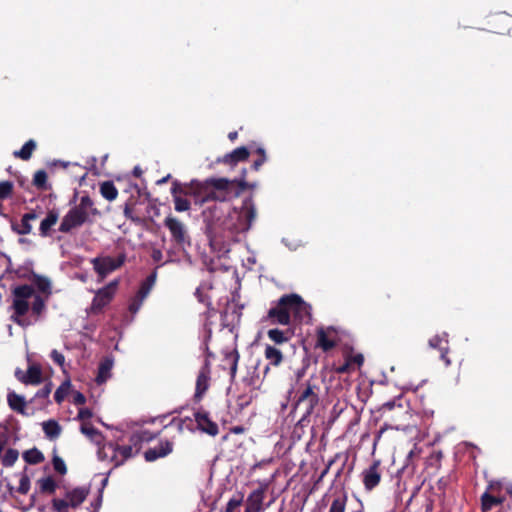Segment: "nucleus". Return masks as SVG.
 I'll use <instances>...</instances> for the list:
<instances>
[{"label": "nucleus", "mask_w": 512, "mask_h": 512, "mask_svg": "<svg viewBox=\"0 0 512 512\" xmlns=\"http://www.w3.org/2000/svg\"><path fill=\"white\" fill-rule=\"evenodd\" d=\"M164 225L169 229L174 241L177 244L183 245L186 243V229L182 222L172 216H168L164 220Z\"/></svg>", "instance_id": "obj_9"}, {"label": "nucleus", "mask_w": 512, "mask_h": 512, "mask_svg": "<svg viewBox=\"0 0 512 512\" xmlns=\"http://www.w3.org/2000/svg\"><path fill=\"white\" fill-rule=\"evenodd\" d=\"M89 487H76L67 491L64 499H54L52 504L57 512H68V508L80 506L89 494Z\"/></svg>", "instance_id": "obj_5"}, {"label": "nucleus", "mask_w": 512, "mask_h": 512, "mask_svg": "<svg viewBox=\"0 0 512 512\" xmlns=\"http://www.w3.org/2000/svg\"><path fill=\"white\" fill-rule=\"evenodd\" d=\"M19 453L15 449H8L2 457V464L11 467L18 459Z\"/></svg>", "instance_id": "obj_40"}, {"label": "nucleus", "mask_w": 512, "mask_h": 512, "mask_svg": "<svg viewBox=\"0 0 512 512\" xmlns=\"http://www.w3.org/2000/svg\"><path fill=\"white\" fill-rule=\"evenodd\" d=\"M318 402V397L313 390V387L307 385L303 391L300 393L298 400L296 402L297 407H301L304 409L305 414L309 415L314 409L315 405Z\"/></svg>", "instance_id": "obj_10"}, {"label": "nucleus", "mask_w": 512, "mask_h": 512, "mask_svg": "<svg viewBox=\"0 0 512 512\" xmlns=\"http://www.w3.org/2000/svg\"><path fill=\"white\" fill-rule=\"evenodd\" d=\"M23 458L29 464H38L44 460L43 454L35 448L26 451Z\"/></svg>", "instance_id": "obj_34"}, {"label": "nucleus", "mask_w": 512, "mask_h": 512, "mask_svg": "<svg viewBox=\"0 0 512 512\" xmlns=\"http://www.w3.org/2000/svg\"><path fill=\"white\" fill-rule=\"evenodd\" d=\"M115 287L116 283H111L110 285L98 290L93 299L91 309L96 312L106 306L114 295Z\"/></svg>", "instance_id": "obj_11"}, {"label": "nucleus", "mask_w": 512, "mask_h": 512, "mask_svg": "<svg viewBox=\"0 0 512 512\" xmlns=\"http://www.w3.org/2000/svg\"><path fill=\"white\" fill-rule=\"evenodd\" d=\"M499 19H500L501 21H509V22H511L510 17H509L508 15H506V14H502V15H500V16H499Z\"/></svg>", "instance_id": "obj_62"}, {"label": "nucleus", "mask_w": 512, "mask_h": 512, "mask_svg": "<svg viewBox=\"0 0 512 512\" xmlns=\"http://www.w3.org/2000/svg\"><path fill=\"white\" fill-rule=\"evenodd\" d=\"M448 335L443 333L441 336L436 335L429 340V346L432 348H437L441 351V358L444 360L446 366L450 365V359L447 357L448 353Z\"/></svg>", "instance_id": "obj_17"}, {"label": "nucleus", "mask_w": 512, "mask_h": 512, "mask_svg": "<svg viewBox=\"0 0 512 512\" xmlns=\"http://www.w3.org/2000/svg\"><path fill=\"white\" fill-rule=\"evenodd\" d=\"M347 507V496L346 495H338L335 497L328 509V512H346Z\"/></svg>", "instance_id": "obj_32"}, {"label": "nucleus", "mask_w": 512, "mask_h": 512, "mask_svg": "<svg viewBox=\"0 0 512 512\" xmlns=\"http://www.w3.org/2000/svg\"><path fill=\"white\" fill-rule=\"evenodd\" d=\"M14 230L16 231V233L20 235H26L32 231V226L31 223H29V221L22 217L21 224L18 227L14 228Z\"/></svg>", "instance_id": "obj_44"}, {"label": "nucleus", "mask_w": 512, "mask_h": 512, "mask_svg": "<svg viewBox=\"0 0 512 512\" xmlns=\"http://www.w3.org/2000/svg\"><path fill=\"white\" fill-rule=\"evenodd\" d=\"M51 393V385H46L36 393V397L47 398Z\"/></svg>", "instance_id": "obj_53"}, {"label": "nucleus", "mask_w": 512, "mask_h": 512, "mask_svg": "<svg viewBox=\"0 0 512 512\" xmlns=\"http://www.w3.org/2000/svg\"><path fill=\"white\" fill-rule=\"evenodd\" d=\"M42 428L46 436L50 439H55L60 435L61 427L60 425L54 421L49 420L42 423Z\"/></svg>", "instance_id": "obj_28"}, {"label": "nucleus", "mask_w": 512, "mask_h": 512, "mask_svg": "<svg viewBox=\"0 0 512 512\" xmlns=\"http://www.w3.org/2000/svg\"><path fill=\"white\" fill-rule=\"evenodd\" d=\"M264 500L263 490L258 489L253 491L247 499L246 512H260Z\"/></svg>", "instance_id": "obj_20"}, {"label": "nucleus", "mask_w": 512, "mask_h": 512, "mask_svg": "<svg viewBox=\"0 0 512 512\" xmlns=\"http://www.w3.org/2000/svg\"><path fill=\"white\" fill-rule=\"evenodd\" d=\"M155 280H156L155 274H151L150 276H148L145 279V281L142 282V284L139 288V291L137 292L136 295H138V297H140L141 299L145 300V298L149 295L152 287L154 286Z\"/></svg>", "instance_id": "obj_30"}, {"label": "nucleus", "mask_w": 512, "mask_h": 512, "mask_svg": "<svg viewBox=\"0 0 512 512\" xmlns=\"http://www.w3.org/2000/svg\"><path fill=\"white\" fill-rule=\"evenodd\" d=\"M268 317L271 319L272 323L281 325H288L290 323L289 312L280 304V300L276 307L269 310Z\"/></svg>", "instance_id": "obj_18"}, {"label": "nucleus", "mask_w": 512, "mask_h": 512, "mask_svg": "<svg viewBox=\"0 0 512 512\" xmlns=\"http://www.w3.org/2000/svg\"><path fill=\"white\" fill-rule=\"evenodd\" d=\"M16 378L25 384H39L42 379V371L38 365H30L26 372L20 369L15 371Z\"/></svg>", "instance_id": "obj_13"}, {"label": "nucleus", "mask_w": 512, "mask_h": 512, "mask_svg": "<svg viewBox=\"0 0 512 512\" xmlns=\"http://www.w3.org/2000/svg\"><path fill=\"white\" fill-rule=\"evenodd\" d=\"M75 208L80 212L85 213L86 217H89L90 211L93 209V202L88 196H83Z\"/></svg>", "instance_id": "obj_39"}, {"label": "nucleus", "mask_w": 512, "mask_h": 512, "mask_svg": "<svg viewBox=\"0 0 512 512\" xmlns=\"http://www.w3.org/2000/svg\"><path fill=\"white\" fill-rule=\"evenodd\" d=\"M80 430L84 435H86L91 441H93L97 445H100V443L103 440L102 434L87 422L82 423Z\"/></svg>", "instance_id": "obj_26"}, {"label": "nucleus", "mask_w": 512, "mask_h": 512, "mask_svg": "<svg viewBox=\"0 0 512 512\" xmlns=\"http://www.w3.org/2000/svg\"><path fill=\"white\" fill-rule=\"evenodd\" d=\"M13 190V183L10 181L0 182V200L8 198Z\"/></svg>", "instance_id": "obj_42"}, {"label": "nucleus", "mask_w": 512, "mask_h": 512, "mask_svg": "<svg viewBox=\"0 0 512 512\" xmlns=\"http://www.w3.org/2000/svg\"><path fill=\"white\" fill-rule=\"evenodd\" d=\"M264 356L269 364L273 366L280 365L283 360L282 352L278 348L268 344L265 346Z\"/></svg>", "instance_id": "obj_25"}, {"label": "nucleus", "mask_w": 512, "mask_h": 512, "mask_svg": "<svg viewBox=\"0 0 512 512\" xmlns=\"http://www.w3.org/2000/svg\"><path fill=\"white\" fill-rule=\"evenodd\" d=\"M91 417H92V412L87 408H81L78 412V418L81 421H83V423L85 422V420H87Z\"/></svg>", "instance_id": "obj_51"}, {"label": "nucleus", "mask_w": 512, "mask_h": 512, "mask_svg": "<svg viewBox=\"0 0 512 512\" xmlns=\"http://www.w3.org/2000/svg\"><path fill=\"white\" fill-rule=\"evenodd\" d=\"M348 359L351 362L353 368L354 367H360L362 365L363 361H364V358H363L362 354L353 355V356L349 357Z\"/></svg>", "instance_id": "obj_50"}, {"label": "nucleus", "mask_w": 512, "mask_h": 512, "mask_svg": "<svg viewBox=\"0 0 512 512\" xmlns=\"http://www.w3.org/2000/svg\"><path fill=\"white\" fill-rule=\"evenodd\" d=\"M191 190L196 196V202L202 204L209 200L224 201L230 186L225 178H212L205 182L192 181Z\"/></svg>", "instance_id": "obj_3"}, {"label": "nucleus", "mask_w": 512, "mask_h": 512, "mask_svg": "<svg viewBox=\"0 0 512 512\" xmlns=\"http://www.w3.org/2000/svg\"><path fill=\"white\" fill-rule=\"evenodd\" d=\"M195 420L198 429L202 432L207 433L210 436H216L218 434V425L210 419L207 412L198 411L195 413Z\"/></svg>", "instance_id": "obj_14"}, {"label": "nucleus", "mask_w": 512, "mask_h": 512, "mask_svg": "<svg viewBox=\"0 0 512 512\" xmlns=\"http://www.w3.org/2000/svg\"><path fill=\"white\" fill-rule=\"evenodd\" d=\"M241 503H242L241 496L231 498L227 503L226 512H233L237 507H239L241 505Z\"/></svg>", "instance_id": "obj_47"}, {"label": "nucleus", "mask_w": 512, "mask_h": 512, "mask_svg": "<svg viewBox=\"0 0 512 512\" xmlns=\"http://www.w3.org/2000/svg\"><path fill=\"white\" fill-rule=\"evenodd\" d=\"M268 338L275 344H283L289 340L286 334L279 329H270L267 332Z\"/></svg>", "instance_id": "obj_37"}, {"label": "nucleus", "mask_w": 512, "mask_h": 512, "mask_svg": "<svg viewBox=\"0 0 512 512\" xmlns=\"http://www.w3.org/2000/svg\"><path fill=\"white\" fill-rule=\"evenodd\" d=\"M209 383H210V367H209V362L206 360L203 367L200 369L197 380H196L195 398L197 400L202 399L205 392L209 388Z\"/></svg>", "instance_id": "obj_12"}, {"label": "nucleus", "mask_w": 512, "mask_h": 512, "mask_svg": "<svg viewBox=\"0 0 512 512\" xmlns=\"http://www.w3.org/2000/svg\"><path fill=\"white\" fill-rule=\"evenodd\" d=\"M59 218V213L55 210H50L47 216L41 221L40 224V234L43 237L49 235L51 228L57 223Z\"/></svg>", "instance_id": "obj_23"}, {"label": "nucleus", "mask_w": 512, "mask_h": 512, "mask_svg": "<svg viewBox=\"0 0 512 512\" xmlns=\"http://www.w3.org/2000/svg\"><path fill=\"white\" fill-rule=\"evenodd\" d=\"M169 178V175L158 181L159 184L165 183Z\"/></svg>", "instance_id": "obj_64"}, {"label": "nucleus", "mask_w": 512, "mask_h": 512, "mask_svg": "<svg viewBox=\"0 0 512 512\" xmlns=\"http://www.w3.org/2000/svg\"><path fill=\"white\" fill-rule=\"evenodd\" d=\"M11 319L22 327L35 323L45 309V300L30 285L17 286L12 291Z\"/></svg>", "instance_id": "obj_1"}, {"label": "nucleus", "mask_w": 512, "mask_h": 512, "mask_svg": "<svg viewBox=\"0 0 512 512\" xmlns=\"http://www.w3.org/2000/svg\"><path fill=\"white\" fill-rule=\"evenodd\" d=\"M114 360L111 357H105L99 364L96 376L97 384L101 385L107 382L112 376Z\"/></svg>", "instance_id": "obj_16"}, {"label": "nucleus", "mask_w": 512, "mask_h": 512, "mask_svg": "<svg viewBox=\"0 0 512 512\" xmlns=\"http://www.w3.org/2000/svg\"><path fill=\"white\" fill-rule=\"evenodd\" d=\"M482 500V509L483 511H489L494 506L499 505L503 502V499L500 497L493 496L488 492L484 493L481 497Z\"/></svg>", "instance_id": "obj_31"}, {"label": "nucleus", "mask_w": 512, "mask_h": 512, "mask_svg": "<svg viewBox=\"0 0 512 512\" xmlns=\"http://www.w3.org/2000/svg\"><path fill=\"white\" fill-rule=\"evenodd\" d=\"M133 447L119 446L109 442L98 449V457L101 460H109L115 466L123 464L127 459L133 456Z\"/></svg>", "instance_id": "obj_4"}, {"label": "nucleus", "mask_w": 512, "mask_h": 512, "mask_svg": "<svg viewBox=\"0 0 512 512\" xmlns=\"http://www.w3.org/2000/svg\"><path fill=\"white\" fill-rule=\"evenodd\" d=\"M23 218L29 221V223L37 218V214L35 212L26 213L23 215Z\"/></svg>", "instance_id": "obj_59"}, {"label": "nucleus", "mask_w": 512, "mask_h": 512, "mask_svg": "<svg viewBox=\"0 0 512 512\" xmlns=\"http://www.w3.org/2000/svg\"><path fill=\"white\" fill-rule=\"evenodd\" d=\"M35 147L36 143L33 140H29L23 145V147L19 151L14 152V155L23 160H28L31 157V154Z\"/></svg>", "instance_id": "obj_33"}, {"label": "nucleus", "mask_w": 512, "mask_h": 512, "mask_svg": "<svg viewBox=\"0 0 512 512\" xmlns=\"http://www.w3.org/2000/svg\"><path fill=\"white\" fill-rule=\"evenodd\" d=\"M295 313L294 317L299 322L309 323L311 320V307L302 300V298H294Z\"/></svg>", "instance_id": "obj_19"}, {"label": "nucleus", "mask_w": 512, "mask_h": 512, "mask_svg": "<svg viewBox=\"0 0 512 512\" xmlns=\"http://www.w3.org/2000/svg\"><path fill=\"white\" fill-rule=\"evenodd\" d=\"M7 400L11 409L23 415H29V413L26 411V401L23 396L18 395L15 392H9L7 395Z\"/></svg>", "instance_id": "obj_22"}, {"label": "nucleus", "mask_w": 512, "mask_h": 512, "mask_svg": "<svg viewBox=\"0 0 512 512\" xmlns=\"http://www.w3.org/2000/svg\"><path fill=\"white\" fill-rule=\"evenodd\" d=\"M144 299L136 295L129 304V311L133 314L137 313L143 304Z\"/></svg>", "instance_id": "obj_46"}, {"label": "nucleus", "mask_w": 512, "mask_h": 512, "mask_svg": "<svg viewBox=\"0 0 512 512\" xmlns=\"http://www.w3.org/2000/svg\"><path fill=\"white\" fill-rule=\"evenodd\" d=\"M85 401H86V398H85V396L82 393H80L78 391H75L73 393V402L75 404L83 405L85 403Z\"/></svg>", "instance_id": "obj_52"}, {"label": "nucleus", "mask_w": 512, "mask_h": 512, "mask_svg": "<svg viewBox=\"0 0 512 512\" xmlns=\"http://www.w3.org/2000/svg\"><path fill=\"white\" fill-rule=\"evenodd\" d=\"M152 258L154 261H160L162 259V252L158 249H154L152 252Z\"/></svg>", "instance_id": "obj_57"}, {"label": "nucleus", "mask_w": 512, "mask_h": 512, "mask_svg": "<svg viewBox=\"0 0 512 512\" xmlns=\"http://www.w3.org/2000/svg\"><path fill=\"white\" fill-rule=\"evenodd\" d=\"M351 368H353L351 362L349 361V359H347L346 363L343 364L342 366H340L337 371L339 373H346L348 372Z\"/></svg>", "instance_id": "obj_55"}, {"label": "nucleus", "mask_w": 512, "mask_h": 512, "mask_svg": "<svg viewBox=\"0 0 512 512\" xmlns=\"http://www.w3.org/2000/svg\"><path fill=\"white\" fill-rule=\"evenodd\" d=\"M230 140H235L237 138V132H230L228 135Z\"/></svg>", "instance_id": "obj_63"}, {"label": "nucleus", "mask_w": 512, "mask_h": 512, "mask_svg": "<svg viewBox=\"0 0 512 512\" xmlns=\"http://www.w3.org/2000/svg\"><path fill=\"white\" fill-rule=\"evenodd\" d=\"M53 467L60 474H65L67 471L65 462L59 456L53 458Z\"/></svg>", "instance_id": "obj_45"}, {"label": "nucleus", "mask_w": 512, "mask_h": 512, "mask_svg": "<svg viewBox=\"0 0 512 512\" xmlns=\"http://www.w3.org/2000/svg\"><path fill=\"white\" fill-rule=\"evenodd\" d=\"M70 388H71V382L69 380H66L65 382H63L61 384L60 387H58V389L56 390L55 395H54V398L57 403H61L65 399V397L67 396V394L70 391Z\"/></svg>", "instance_id": "obj_38"}, {"label": "nucleus", "mask_w": 512, "mask_h": 512, "mask_svg": "<svg viewBox=\"0 0 512 512\" xmlns=\"http://www.w3.org/2000/svg\"><path fill=\"white\" fill-rule=\"evenodd\" d=\"M29 489H30V479L27 474L22 473L20 475L19 487L17 490L21 494H26V493H28Z\"/></svg>", "instance_id": "obj_43"}, {"label": "nucleus", "mask_w": 512, "mask_h": 512, "mask_svg": "<svg viewBox=\"0 0 512 512\" xmlns=\"http://www.w3.org/2000/svg\"><path fill=\"white\" fill-rule=\"evenodd\" d=\"M256 218V208L251 199H245L241 208L229 211L224 228L233 234L247 232Z\"/></svg>", "instance_id": "obj_2"}, {"label": "nucleus", "mask_w": 512, "mask_h": 512, "mask_svg": "<svg viewBox=\"0 0 512 512\" xmlns=\"http://www.w3.org/2000/svg\"><path fill=\"white\" fill-rule=\"evenodd\" d=\"M340 341V336L334 327H321L317 330L316 347L327 352L333 349Z\"/></svg>", "instance_id": "obj_7"}, {"label": "nucleus", "mask_w": 512, "mask_h": 512, "mask_svg": "<svg viewBox=\"0 0 512 512\" xmlns=\"http://www.w3.org/2000/svg\"><path fill=\"white\" fill-rule=\"evenodd\" d=\"M38 485L40 490L45 493H53L57 486L55 480L50 476L39 479Z\"/></svg>", "instance_id": "obj_35"}, {"label": "nucleus", "mask_w": 512, "mask_h": 512, "mask_svg": "<svg viewBox=\"0 0 512 512\" xmlns=\"http://www.w3.org/2000/svg\"><path fill=\"white\" fill-rule=\"evenodd\" d=\"M51 358L59 366H63L65 363L64 355L62 353L58 352L57 350H53L51 352Z\"/></svg>", "instance_id": "obj_49"}, {"label": "nucleus", "mask_w": 512, "mask_h": 512, "mask_svg": "<svg viewBox=\"0 0 512 512\" xmlns=\"http://www.w3.org/2000/svg\"><path fill=\"white\" fill-rule=\"evenodd\" d=\"M173 444L170 441H162L158 446L145 452L146 461H155L158 458L165 457L172 452Z\"/></svg>", "instance_id": "obj_15"}, {"label": "nucleus", "mask_w": 512, "mask_h": 512, "mask_svg": "<svg viewBox=\"0 0 512 512\" xmlns=\"http://www.w3.org/2000/svg\"><path fill=\"white\" fill-rule=\"evenodd\" d=\"M294 298H301L297 294L285 295L280 298V304L289 312V317L294 315L296 306L294 305Z\"/></svg>", "instance_id": "obj_36"}, {"label": "nucleus", "mask_w": 512, "mask_h": 512, "mask_svg": "<svg viewBox=\"0 0 512 512\" xmlns=\"http://www.w3.org/2000/svg\"><path fill=\"white\" fill-rule=\"evenodd\" d=\"M179 190H180L179 185L177 183H174L173 187L171 189V193L173 195V200H174V204H175V210L177 212L188 211L190 209V202L187 199L182 198L178 194Z\"/></svg>", "instance_id": "obj_24"}, {"label": "nucleus", "mask_w": 512, "mask_h": 512, "mask_svg": "<svg viewBox=\"0 0 512 512\" xmlns=\"http://www.w3.org/2000/svg\"><path fill=\"white\" fill-rule=\"evenodd\" d=\"M258 153H260V154L263 156V158H262L261 160L256 161V162L254 163V167H255V169H258V168H259V167L264 163V161H265L264 149L259 148V149H258Z\"/></svg>", "instance_id": "obj_56"}, {"label": "nucleus", "mask_w": 512, "mask_h": 512, "mask_svg": "<svg viewBox=\"0 0 512 512\" xmlns=\"http://www.w3.org/2000/svg\"><path fill=\"white\" fill-rule=\"evenodd\" d=\"M125 254H120L118 257L113 258L111 256L96 257L91 260L94 270L98 273L101 278L106 277L112 273L125 262Z\"/></svg>", "instance_id": "obj_6"}, {"label": "nucleus", "mask_w": 512, "mask_h": 512, "mask_svg": "<svg viewBox=\"0 0 512 512\" xmlns=\"http://www.w3.org/2000/svg\"><path fill=\"white\" fill-rule=\"evenodd\" d=\"M88 217L75 207L72 208L62 219L59 230L63 233L71 231L73 228L81 226Z\"/></svg>", "instance_id": "obj_8"}, {"label": "nucleus", "mask_w": 512, "mask_h": 512, "mask_svg": "<svg viewBox=\"0 0 512 512\" xmlns=\"http://www.w3.org/2000/svg\"><path fill=\"white\" fill-rule=\"evenodd\" d=\"M124 213H125V216L128 217V218H131V219H134L131 215V210L128 206L125 207V210H124Z\"/></svg>", "instance_id": "obj_61"}, {"label": "nucleus", "mask_w": 512, "mask_h": 512, "mask_svg": "<svg viewBox=\"0 0 512 512\" xmlns=\"http://www.w3.org/2000/svg\"><path fill=\"white\" fill-rule=\"evenodd\" d=\"M364 485L367 489L371 490L380 482V474L378 472V465L374 464L363 473Z\"/></svg>", "instance_id": "obj_21"}, {"label": "nucleus", "mask_w": 512, "mask_h": 512, "mask_svg": "<svg viewBox=\"0 0 512 512\" xmlns=\"http://www.w3.org/2000/svg\"><path fill=\"white\" fill-rule=\"evenodd\" d=\"M47 175L44 171H37L34 175V183L37 186H43L46 182Z\"/></svg>", "instance_id": "obj_48"}, {"label": "nucleus", "mask_w": 512, "mask_h": 512, "mask_svg": "<svg viewBox=\"0 0 512 512\" xmlns=\"http://www.w3.org/2000/svg\"><path fill=\"white\" fill-rule=\"evenodd\" d=\"M6 445V436L0 434V453L3 451Z\"/></svg>", "instance_id": "obj_60"}, {"label": "nucleus", "mask_w": 512, "mask_h": 512, "mask_svg": "<svg viewBox=\"0 0 512 512\" xmlns=\"http://www.w3.org/2000/svg\"><path fill=\"white\" fill-rule=\"evenodd\" d=\"M144 440V438L139 434H134L131 437V442L136 446L139 442Z\"/></svg>", "instance_id": "obj_58"}, {"label": "nucleus", "mask_w": 512, "mask_h": 512, "mask_svg": "<svg viewBox=\"0 0 512 512\" xmlns=\"http://www.w3.org/2000/svg\"><path fill=\"white\" fill-rule=\"evenodd\" d=\"M35 284L38 290L47 296L51 293V282L49 279L45 277H37L35 280Z\"/></svg>", "instance_id": "obj_41"}, {"label": "nucleus", "mask_w": 512, "mask_h": 512, "mask_svg": "<svg viewBox=\"0 0 512 512\" xmlns=\"http://www.w3.org/2000/svg\"><path fill=\"white\" fill-rule=\"evenodd\" d=\"M101 195L108 201H113L117 198L118 191L112 182H104L100 186Z\"/></svg>", "instance_id": "obj_29"}, {"label": "nucleus", "mask_w": 512, "mask_h": 512, "mask_svg": "<svg viewBox=\"0 0 512 512\" xmlns=\"http://www.w3.org/2000/svg\"><path fill=\"white\" fill-rule=\"evenodd\" d=\"M187 422H190V419H173L172 424L176 425L178 430H183L184 427H188Z\"/></svg>", "instance_id": "obj_54"}, {"label": "nucleus", "mask_w": 512, "mask_h": 512, "mask_svg": "<svg viewBox=\"0 0 512 512\" xmlns=\"http://www.w3.org/2000/svg\"><path fill=\"white\" fill-rule=\"evenodd\" d=\"M248 156V150L245 147H239L233 150L230 154H227L224 158V161L227 163H237L247 159Z\"/></svg>", "instance_id": "obj_27"}]
</instances>
